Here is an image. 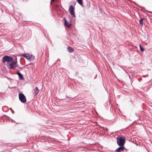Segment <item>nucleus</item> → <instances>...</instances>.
<instances>
[{
  "mask_svg": "<svg viewBox=\"0 0 152 152\" xmlns=\"http://www.w3.org/2000/svg\"><path fill=\"white\" fill-rule=\"evenodd\" d=\"M3 61L4 63L6 61L9 63L12 60V58L11 57L9 56H5L3 58Z\"/></svg>",
  "mask_w": 152,
  "mask_h": 152,
  "instance_id": "obj_4",
  "label": "nucleus"
},
{
  "mask_svg": "<svg viewBox=\"0 0 152 152\" xmlns=\"http://www.w3.org/2000/svg\"><path fill=\"white\" fill-rule=\"evenodd\" d=\"M149 12L152 13V12Z\"/></svg>",
  "mask_w": 152,
  "mask_h": 152,
  "instance_id": "obj_18",
  "label": "nucleus"
},
{
  "mask_svg": "<svg viewBox=\"0 0 152 152\" xmlns=\"http://www.w3.org/2000/svg\"><path fill=\"white\" fill-rule=\"evenodd\" d=\"M117 142L118 145L120 146H122L125 143V138L124 137H118L116 138Z\"/></svg>",
  "mask_w": 152,
  "mask_h": 152,
  "instance_id": "obj_1",
  "label": "nucleus"
},
{
  "mask_svg": "<svg viewBox=\"0 0 152 152\" xmlns=\"http://www.w3.org/2000/svg\"><path fill=\"white\" fill-rule=\"evenodd\" d=\"M34 58L35 57L34 56L30 54L29 58V60L30 61H33Z\"/></svg>",
  "mask_w": 152,
  "mask_h": 152,
  "instance_id": "obj_10",
  "label": "nucleus"
},
{
  "mask_svg": "<svg viewBox=\"0 0 152 152\" xmlns=\"http://www.w3.org/2000/svg\"><path fill=\"white\" fill-rule=\"evenodd\" d=\"M16 63L17 61L15 62L13 61L12 60L9 63H8L7 65V66L10 69H13L15 67L18 66Z\"/></svg>",
  "mask_w": 152,
  "mask_h": 152,
  "instance_id": "obj_2",
  "label": "nucleus"
},
{
  "mask_svg": "<svg viewBox=\"0 0 152 152\" xmlns=\"http://www.w3.org/2000/svg\"><path fill=\"white\" fill-rule=\"evenodd\" d=\"M74 9V8L72 5L69 8V11L70 12L71 14L72 15L73 17H75Z\"/></svg>",
  "mask_w": 152,
  "mask_h": 152,
  "instance_id": "obj_5",
  "label": "nucleus"
},
{
  "mask_svg": "<svg viewBox=\"0 0 152 152\" xmlns=\"http://www.w3.org/2000/svg\"><path fill=\"white\" fill-rule=\"evenodd\" d=\"M65 23L66 26L68 27H69L71 26V24L67 22V21L66 19H65Z\"/></svg>",
  "mask_w": 152,
  "mask_h": 152,
  "instance_id": "obj_12",
  "label": "nucleus"
},
{
  "mask_svg": "<svg viewBox=\"0 0 152 152\" xmlns=\"http://www.w3.org/2000/svg\"><path fill=\"white\" fill-rule=\"evenodd\" d=\"M39 92V91L38 88L36 87L34 89V94L35 96H36L38 94Z\"/></svg>",
  "mask_w": 152,
  "mask_h": 152,
  "instance_id": "obj_9",
  "label": "nucleus"
},
{
  "mask_svg": "<svg viewBox=\"0 0 152 152\" xmlns=\"http://www.w3.org/2000/svg\"><path fill=\"white\" fill-rule=\"evenodd\" d=\"M12 113H14V111L12 112Z\"/></svg>",
  "mask_w": 152,
  "mask_h": 152,
  "instance_id": "obj_16",
  "label": "nucleus"
},
{
  "mask_svg": "<svg viewBox=\"0 0 152 152\" xmlns=\"http://www.w3.org/2000/svg\"><path fill=\"white\" fill-rule=\"evenodd\" d=\"M140 50L142 52H143L144 51V48H143L140 44Z\"/></svg>",
  "mask_w": 152,
  "mask_h": 152,
  "instance_id": "obj_15",
  "label": "nucleus"
},
{
  "mask_svg": "<svg viewBox=\"0 0 152 152\" xmlns=\"http://www.w3.org/2000/svg\"><path fill=\"white\" fill-rule=\"evenodd\" d=\"M105 129H106L107 130H108L107 129V128H105Z\"/></svg>",
  "mask_w": 152,
  "mask_h": 152,
  "instance_id": "obj_17",
  "label": "nucleus"
},
{
  "mask_svg": "<svg viewBox=\"0 0 152 152\" xmlns=\"http://www.w3.org/2000/svg\"><path fill=\"white\" fill-rule=\"evenodd\" d=\"M19 100L22 103H25L26 102V97L23 93L19 94Z\"/></svg>",
  "mask_w": 152,
  "mask_h": 152,
  "instance_id": "obj_3",
  "label": "nucleus"
},
{
  "mask_svg": "<svg viewBox=\"0 0 152 152\" xmlns=\"http://www.w3.org/2000/svg\"><path fill=\"white\" fill-rule=\"evenodd\" d=\"M77 2L81 5L83 4L82 0H76Z\"/></svg>",
  "mask_w": 152,
  "mask_h": 152,
  "instance_id": "obj_14",
  "label": "nucleus"
},
{
  "mask_svg": "<svg viewBox=\"0 0 152 152\" xmlns=\"http://www.w3.org/2000/svg\"><path fill=\"white\" fill-rule=\"evenodd\" d=\"M125 149H126L124 146H120V147H119L115 151L117 152H120L121 151H124Z\"/></svg>",
  "mask_w": 152,
  "mask_h": 152,
  "instance_id": "obj_6",
  "label": "nucleus"
},
{
  "mask_svg": "<svg viewBox=\"0 0 152 152\" xmlns=\"http://www.w3.org/2000/svg\"><path fill=\"white\" fill-rule=\"evenodd\" d=\"M29 55L30 54L26 53L22 54V56L26 58L27 60H29Z\"/></svg>",
  "mask_w": 152,
  "mask_h": 152,
  "instance_id": "obj_7",
  "label": "nucleus"
},
{
  "mask_svg": "<svg viewBox=\"0 0 152 152\" xmlns=\"http://www.w3.org/2000/svg\"><path fill=\"white\" fill-rule=\"evenodd\" d=\"M17 74L19 76V78L20 79L23 80L24 79V77L19 72H18Z\"/></svg>",
  "mask_w": 152,
  "mask_h": 152,
  "instance_id": "obj_8",
  "label": "nucleus"
},
{
  "mask_svg": "<svg viewBox=\"0 0 152 152\" xmlns=\"http://www.w3.org/2000/svg\"><path fill=\"white\" fill-rule=\"evenodd\" d=\"M145 19L144 18H142L140 20V25L142 27L143 26V20Z\"/></svg>",
  "mask_w": 152,
  "mask_h": 152,
  "instance_id": "obj_13",
  "label": "nucleus"
},
{
  "mask_svg": "<svg viewBox=\"0 0 152 152\" xmlns=\"http://www.w3.org/2000/svg\"><path fill=\"white\" fill-rule=\"evenodd\" d=\"M67 49H68V51L70 53H72L74 51L73 49L70 47H68V48H67Z\"/></svg>",
  "mask_w": 152,
  "mask_h": 152,
  "instance_id": "obj_11",
  "label": "nucleus"
}]
</instances>
